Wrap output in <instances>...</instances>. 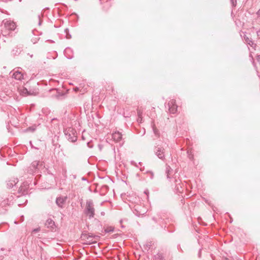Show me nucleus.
<instances>
[{
  "label": "nucleus",
  "instance_id": "obj_48",
  "mask_svg": "<svg viewBox=\"0 0 260 260\" xmlns=\"http://www.w3.org/2000/svg\"><path fill=\"white\" fill-rule=\"evenodd\" d=\"M20 191H22V186L21 187Z\"/></svg>",
  "mask_w": 260,
  "mask_h": 260
},
{
  "label": "nucleus",
  "instance_id": "obj_31",
  "mask_svg": "<svg viewBox=\"0 0 260 260\" xmlns=\"http://www.w3.org/2000/svg\"><path fill=\"white\" fill-rule=\"evenodd\" d=\"M98 147H99L100 150L102 151V149L103 148V145L102 144H99L98 145Z\"/></svg>",
  "mask_w": 260,
  "mask_h": 260
},
{
  "label": "nucleus",
  "instance_id": "obj_3",
  "mask_svg": "<svg viewBox=\"0 0 260 260\" xmlns=\"http://www.w3.org/2000/svg\"><path fill=\"white\" fill-rule=\"evenodd\" d=\"M43 167L44 162H40L39 161H34L30 165V167L27 170V172L30 174H33L37 172L38 167Z\"/></svg>",
  "mask_w": 260,
  "mask_h": 260
},
{
  "label": "nucleus",
  "instance_id": "obj_49",
  "mask_svg": "<svg viewBox=\"0 0 260 260\" xmlns=\"http://www.w3.org/2000/svg\"><path fill=\"white\" fill-rule=\"evenodd\" d=\"M67 30H68V29H66L65 31H66V32L67 31Z\"/></svg>",
  "mask_w": 260,
  "mask_h": 260
},
{
  "label": "nucleus",
  "instance_id": "obj_40",
  "mask_svg": "<svg viewBox=\"0 0 260 260\" xmlns=\"http://www.w3.org/2000/svg\"><path fill=\"white\" fill-rule=\"evenodd\" d=\"M27 193V191H25V190H24L23 191H22V193L23 194H25V193Z\"/></svg>",
  "mask_w": 260,
  "mask_h": 260
},
{
  "label": "nucleus",
  "instance_id": "obj_17",
  "mask_svg": "<svg viewBox=\"0 0 260 260\" xmlns=\"http://www.w3.org/2000/svg\"><path fill=\"white\" fill-rule=\"evenodd\" d=\"M68 52H72V50H71L70 48H66L64 50V53L65 55L67 56V57L68 59L72 58H73V55H68Z\"/></svg>",
  "mask_w": 260,
  "mask_h": 260
},
{
  "label": "nucleus",
  "instance_id": "obj_33",
  "mask_svg": "<svg viewBox=\"0 0 260 260\" xmlns=\"http://www.w3.org/2000/svg\"><path fill=\"white\" fill-rule=\"evenodd\" d=\"M256 15H257L258 17L260 18V9L256 12Z\"/></svg>",
  "mask_w": 260,
  "mask_h": 260
},
{
  "label": "nucleus",
  "instance_id": "obj_1",
  "mask_svg": "<svg viewBox=\"0 0 260 260\" xmlns=\"http://www.w3.org/2000/svg\"><path fill=\"white\" fill-rule=\"evenodd\" d=\"M84 212L89 219L93 218L94 217L95 209L92 200L89 199L86 201Z\"/></svg>",
  "mask_w": 260,
  "mask_h": 260
},
{
  "label": "nucleus",
  "instance_id": "obj_7",
  "mask_svg": "<svg viewBox=\"0 0 260 260\" xmlns=\"http://www.w3.org/2000/svg\"><path fill=\"white\" fill-rule=\"evenodd\" d=\"M3 23L6 29L13 30L16 28L15 23L10 20L5 19L3 20Z\"/></svg>",
  "mask_w": 260,
  "mask_h": 260
},
{
  "label": "nucleus",
  "instance_id": "obj_34",
  "mask_svg": "<svg viewBox=\"0 0 260 260\" xmlns=\"http://www.w3.org/2000/svg\"><path fill=\"white\" fill-rule=\"evenodd\" d=\"M39 231H40V229L37 228V229H34V230L32 231V232H35V233H36V232H39Z\"/></svg>",
  "mask_w": 260,
  "mask_h": 260
},
{
  "label": "nucleus",
  "instance_id": "obj_38",
  "mask_svg": "<svg viewBox=\"0 0 260 260\" xmlns=\"http://www.w3.org/2000/svg\"><path fill=\"white\" fill-rule=\"evenodd\" d=\"M142 120V119H141V118H139H139H138V122H141Z\"/></svg>",
  "mask_w": 260,
  "mask_h": 260
},
{
  "label": "nucleus",
  "instance_id": "obj_44",
  "mask_svg": "<svg viewBox=\"0 0 260 260\" xmlns=\"http://www.w3.org/2000/svg\"><path fill=\"white\" fill-rule=\"evenodd\" d=\"M198 255H199V256L200 257H201V251H199Z\"/></svg>",
  "mask_w": 260,
  "mask_h": 260
},
{
  "label": "nucleus",
  "instance_id": "obj_41",
  "mask_svg": "<svg viewBox=\"0 0 260 260\" xmlns=\"http://www.w3.org/2000/svg\"><path fill=\"white\" fill-rule=\"evenodd\" d=\"M153 129L154 133L156 134V129H155L154 127L153 128Z\"/></svg>",
  "mask_w": 260,
  "mask_h": 260
},
{
  "label": "nucleus",
  "instance_id": "obj_2",
  "mask_svg": "<svg viewBox=\"0 0 260 260\" xmlns=\"http://www.w3.org/2000/svg\"><path fill=\"white\" fill-rule=\"evenodd\" d=\"M64 134L67 139L72 142H75L77 141V137L76 132L75 129L72 128H70L66 129L64 132Z\"/></svg>",
  "mask_w": 260,
  "mask_h": 260
},
{
  "label": "nucleus",
  "instance_id": "obj_22",
  "mask_svg": "<svg viewBox=\"0 0 260 260\" xmlns=\"http://www.w3.org/2000/svg\"><path fill=\"white\" fill-rule=\"evenodd\" d=\"M244 39L245 41V42L247 44L248 42H251V39L249 38H248L247 36H246L245 35L243 36Z\"/></svg>",
  "mask_w": 260,
  "mask_h": 260
},
{
  "label": "nucleus",
  "instance_id": "obj_18",
  "mask_svg": "<svg viewBox=\"0 0 260 260\" xmlns=\"http://www.w3.org/2000/svg\"><path fill=\"white\" fill-rule=\"evenodd\" d=\"M114 228L112 226H109L106 228L104 231L106 233H111L114 231Z\"/></svg>",
  "mask_w": 260,
  "mask_h": 260
},
{
  "label": "nucleus",
  "instance_id": "obj_27",
  "mask_svg": "<svg viewBox=\"0 0 260 260\" xmlns=\"http://www.w3.org/2000/svg\"><path fill=\"white\" fill-rule=\"evenodd\" d=\"M157 216H158V217H153L152 218L153 220H154V221H157V220H158V219H162V218H161V217H159V215H158Z\"/></svg>",
  "mask_w": 260,
  "mask_h": 260
},
{
  "label": "nucleus",
  "instance_id": "obj_20",
  "mask_svg": "<svg viewBox=\"0 0 260 260\" xmlns=\"http://www.w3.org/2000/svg\"><path fill=\"white\" fill-rule=\"evenodd\" d=\"M146 173L148 174V176L150 178V179H153L154 174L152 172L148 171L146 172Z\"/></svg>",
  "mask_w": 260,
  "mask_h": 260
},
{
  "label": "nucleus",
  "instance_id": "obj_11",
  "mask_svg": "<svg viewBox=\"0 0 260 260\" xmlns=\"http://www.w3.org/2000/svg\"><path fill=\"white\" fill-rule=\"evenodd\" d=\"M18 182V179L16 178H13L10 179L7 182V186L9 188H12L15 186Z\"/></svg>",
  "mask_w": 260,
  "mask_h": 260
},
{
  "label": "nucleus",
  "instance_id": "obj_26",
  "mask_svg": "<svg viewBox=\"0 0 260 260\" xmlns=\"http://www.w3.org/2000/svg\"><path fill=\"white\" fill-rule=\"evenodd\" d=\"M92 238H93L95 240H98L100 239V236L92 234Z\"/></svg>",
  "mask_w": 260,
  "mask_h": 260
},
{
  "label": "nucleus",
  "instance_id": "obj_37",
  "mask_svg": "<svg viewBox=\"0 0 260 260\" xmlns=\"http://www.w3.org/2000/svg\"><path fill=\"white\" fill-rule=\"evenodd\" d=\"M87 145H88V147H89V148H92V146H91V145L89 144V143H87Z\"/></svg>",
  "mask_w": 260,
  "mask_h": 260
},
{
  "label": "nucleus",
  "instance_id": "obj_9",
  "mask_svg": "<svg viewBox=\"0 0 260 260\" xmlns=\"http://www.w3.org/2000/svg\"><path fill=\"white\" fill-rule=\"evenodd\" d=\"M67 198H63L62 197H59L56 198V203L57 206L60 208H62L63 206L66 201Z\"/></svg>",
  "mask_w": 260,
  "mask_h": 260
},
{
  "label": "nucleus",
  "instance_id": "obj_36",
  "mask_svg": "<svg viewBox=\"0 0 260 260\" xmlns=\"http://www.w3.org/2000/svg\"><path fill=\"white\" fill-rule=\"evenodd\" d=\"M71 38V36L69 35H67V39H70Z\"/></svg>",
  "mask_w": 260,
  "mask_h": 260
},
{
  "label": "nucleus",
  "instance_id": "obj_42",
  "mask_svg": "<svg viewBox=\"0 0 260 260\" xmlns=\"http://www.w3.org/2000/svg\"><path fill=\"white\" fill-rule=\"evenodd\" d=\"M78 89H79V88H78V87H76V88H74V90H75V91H78Z\"/></svg>",
  "mask_w": 260,
  "mask_h": 260
},
{
  "label": "nucleus",
  "instance_id": "obj_24",
  "mask_svg": "<svg viewBox=\"0 0 260 260\" xmlns=\"http://www.w3.org/2000/svg\"><path fill=\"white\" fill-rule=\"evenodd\" d=\"M93 238H91V239H89L88 240H87V242H88V244H93V243H96V241H93Z\"/></svg>",
  "mask_w": 260,
  "mask_h": 260
},
{
  "label": "nucleus",
  "instance_id": "obj_6",
  "mask_svg": "<svg viewBox=\"0 0 260 260\" xmlns=\"http://www.w3.org/2000/svg\"><path fill=\"white\" fill-rule=\"evenodd\" d=\"M12 73H13L12 76L15 79L19 81H21L23 79L24 75L21 72L19 71V69H14L12 72H10V74Z\"/></svg>",
  "mask_w": 260,
  "mask_h": 260
},
{
  "label": "nucleus",
  "instance_id": "obj_47",
  "mask_svg": "<svg viewBox=\"0 0 260 260\" xmlns=\"http://www.w3.org/2000/svg\"><path fill=\"white\" fill-rule=\"evenodd\" d=\"M148 192V190H147V191H145V193L146 194H147V192Z\"/></svg>",
  "mask_w": 260,
  "mask_h": 260
},
{
  "label": "nucleus",
  "instance_id": "obj_29",
  "mask_svg": "<svg viewBox=\"0 0 260 260\" xmlns=\"http://www.w3.org/2000/svg\"><path fill=\"white\" fill-rule=\"evenodd\" d=\"M231 2L233 7L236 6L237 3L236 0H231Z\"/></svg>",
  "mask_w": 260,
  "mask_h": 260
},
{
  "label": "nucleus",
  "instance_id": "obj_30",
  "mask_svg": "<svg viewBox=\"0 0 260 260\" xmlns=\"http://www.w3.org/2000/svg\"><path fill=\"white\" fill-rule=\"evenodd\" d=\"M38 19L39 20L38 24H39V25H41V17H40V15L38 16Z\"/></svg>",
  "mask_w": 260,
  "mask_h": 260
},
{
  "label": "nucleus",
  "instance_id": "obj_14",
  "mask_svg": "<svg viewBox=\"0 0 260 260\" xmlns=\"http://www.w3.org/2000/svg\"><path fill=\"white\" fill-rule=\"evenodd\" d=\"M163 255L161 253H158L154 256L153 260H163Z\"/></svg>",
  "mask_w": 260,
  "mask_h": 260
},
{
  "label": "nucleus",
  "instance_id": "obj_19",
  "mask_svg": "<svg viewBox=\"0 0 260 260\" xmlns=\"http://www.w3.org/2000/svg\"><path fill=\"white\" fill-rule=\"evenodd\" d=\"M131 164L133 166H134L137 167V168H139L140 166H142L141 162H139L138 164H137L134 160H132L131 161Z\"/></svg>",
  "mask_w": 260,
  "mask_h": 260
},
{
  "label": "nucleus",
  "instance_id": "obj_13",
  "mask_svg": "<svg viewBox=\"0 0 260 260\" xmlns=\"http://www.w3.org/2000/svg\"><path fill=\"white\" fill-rule=\"evenodd\" d=\"M92 234H86V233H82L81 235V238L83 240H88L89 239L92 238Z\"/></svg>",
  "mask_w": 260,
  "mask_h": 260
},
{
  "label": "nucleus",
  "instance_id": "obj_4",
  "mask_svg": "<svg viewBox=\"0 0 260 260\" xmlns=\"http://www.w3.org/2000/svg\"><path fill=\"white\" fill-rule=\"evenodd\" d=\"M154 152L155 155L160 159L164 160L165 158V149L160 146L155 147Z\"/></svg>",
  "mask_w": 260,
  "mask_h": 260
},
{
  "label": "nucleus",
  "instance_id": "obj_45",
  "mask_svg": "<svg viewBox=\"0 0 260 260\" xmlns=\"http://www.w3.org/2000/svg\"><path fill=\"white\" fill-rule=\"evenodd\" d=\"M4 200H6V202H5V203H8L7 200V198H6L5 199H4Z\"/></svg>",
  "mask_w": 260,
  "mask_h": 260
},
{
  "label": "nucleus",
  "instance_id": "obj_28",
  "mask_svg": "<svg viewBox=\"0 0 260 260\" xmlns=\"http://www.w3.org/2000/svg\"><path fill=\"white\" fill-rule=\"evenodd\" d=\"M187 153H188V157L189 158V159H190V160L192 159H193V155H192L191 154H190L189 151H187Z\"/></svg>",
  "mask_w": 260,
  "mask_h": 260
},
{
  "label": "nucleus",
  "instance_id": "obj_5",
  "mask_svg": "<svg viewBox=\"0 0 260 260\" xmlns=\"http://www.w3.org/2000/svg\"><path fill=\"white\" fill-rule=\"evenodd\" d=\"M169 107V111L171 114H175L177 111L178 106L176 104V101L175 100H171L168 104Z\"/></svg>",
  "mask_w": 260,
  "mask_h": 260
},
{
  "label": "nucleus",
  "instance_id": "obj_10",
  "mask_svg": "<svg viewBox=\"0 0 260 260\" xmlns=\"http://www.w3.org/2000/svg\"><path fill=\"white\" fill-rule=\"evenodd\" d=\"M112 139L115 142H119L122 139V134L119 132H115L112 135Z\"/></svg>",
  "mask_w": 260,
  "mask_h": 260
},
{
  "label": "nucleus",
  "instance_id": "obj_15",
  "mask_svg": "<svg viewBox=\"0 0 260 260\" xmlns=\"http://www.w3.org/2000/svg\"><path fill=\"white\" fill-rule=\"evenodd\" d=\"M21 51V50L20 48H17V47H15L13 50H12V53L13 55H17L18 54H19Z\"/></svg>",
  "mask_w": 260,
  "mask_h": 260
},
{
  "label": "nucleus",
  "instance_id": "obj_32",
  "mask_svg": "<svg viewBox=\"0 0 260 260\" xmlns=\"http://www.w3.org/2000/svg\"><path fill=\"white\" fill-rule=\"evenodd\" d=\"M35 130V128L32 127H29L27 129V131H31L32 132H34Z\"/></svg>",
  "mask_w": 260,
  "mask_h": 260
},
{
  "label": "nucleus",
  "instance_id": "obj_43",
  "mask_svg": "<svg viewBox=\"0 0 260 260\" xmlns=\"http://www.w3.org/2000/svg\"><path fill=\"white\" fill-rule=\"evenodd\" d=\"M140 171H143L144 170V168H140Z\"/></svg>",
  "mask_w": 260,
  "mask_h": 260
},
{
  "label": "nucleus",
  "instance_id": "obj_8",
  "mask_svg": "<svg viewBox=\"0 0 260 260\" xmlns=\"http://www.w3.org/2000/svg\"><path fill=\"white\" fill-rule=\"evenodd\" d=\"M6 198L8 202L9 203H5L6 200H3L1 202V206L3 207H6V205H10L13 203V201L14 200V197L13 195H9Z\"/></svg>",
  "mask_w": 260,
  "mask_h": 260
},
{
  "label": "nucleus",
  "instance_id": "obj_35",
  "mask_svg": "<svg viewBox=\"0 0 260 260\" xmlns=\"http://www.w3.org/2000/svg\"><path fill=\"white\" fill-rule=\"evenodd\" d=\"M257 35L260 38V29L257 31Z\"/></svg>",
  "mask_w": 260,
  "mask_h": 260
},
{
  "label": "nucleus",
  "instance_id": "obj_16",
  "mask_svg": "<svg viewBox=\"0 0 260 260\" xmlns=\"http://www.w3.org/2000/svg\"><path fill=\"white\" fill-rule=\"evenodd\" d=\"M172 171L173 170L171 169V168H170V166H167L166 172L167 173V178H168V179L170 178V175L172 173Z\"/></svg>",
  "mask_w": 260,
  "mask_h": 260
},
{
  "label": "nucleus",
  "instance_id": "obj_39",
  "mask_svg": "<svg viewBox=\"0 0 260 260\" xmlns=\"http://www.w3.org/2000/svg\"><path fill=\"white\" fill-rule=\"evenodd\" d=\"M257 58L258 60L260 62V55H257Z\"/></svg>",
  "mask_w": 260,
  "mask_h": 260
},
{
  "label": "nucleus",
  "instance_id": "obj_25",
  "mask_svg": "<svg viewBox=\"0 0 260 260\" xmlns=\"http://www.w3.org/2000/svg\"><path fill=\"white\" fill-rule=\"evenodd\" d=\"M138 115L139 119L141 118V119H142V112L140 110L138 111Z\"/></svg>",
  "mask_w": 260,
  "mask_h": 260
},
{
  "label": "nucleus",
  "instance_id": "obj_21",
  "mask_svg": "<svg viewBox=\"0 0 260 260\" xmlns=\"http://www.w3.org/2000/svg\"><path fill=\"white\" fill-rule=\"evenodd\" d=\"M151 247V243H147L144 245V248L146 250H148L149 249H150Z\"/></svg>",
  "mask_w": 260,
  "mask_h": 260
},
{
  "label": "nucleus",
  "instance_id": "obj_12",
  "mask_svg": "<svg viewBox=\"0 0 260 260\" xmlns=\"http://www.w3.org/2000/svg\"><path fill=\"white\" fill-rule=\"evenodd\" d=\"M45 225L47 228H50L51 230H53L55 228V223L52 219L49 218L46 220L45 222Z\"/></svg>",
  "mask_w": 260,
  "mask_h": 260
},
{
  "label": "nucleus",
  "instance_id": "obj_50",
  "mask_svg": "<svg viewBox=\"0 0 260 260\" xmlns=\"http://www.w3.org/2000/svg\"><path fill=\"white\" fill-rule=\"evenodd\" d=\"M20 1H21V0H19Z\"/></svg>",
  "mask_w": 260,
  "mask_h": 260
},
{
  "label": "nucleus",
  "instance_id": "obj_46",
  "mask_svg": "<svg viewBox=\"0 0 260 260\" xmlns=\"http://www.w3.org/2000/svg\"><path fill=\"white\" fill-rule=\"evenodd\" d=\"M101 214H102V215H104L105 213H104V212H101Z\"/></svg>",
  "mask_w": 260,
  "mask_h": 260
},
{
  "label": "nucleus",
  "instance_id": "obj_23",
  "mask_svg": "<svg viewBox=\"0 0 260 260\" xmlns=\"http://www.w3.org/2000/svg\"><path fill=\"white\" fill-rule=\"evenodd\" d=\"M249 46H250L253 48H255L256 46V44L254 43L253 41L251 40V42H248L247 43Z\"/></svg>",
  "mask_w": 260,
  "mask_h": 260
}]
</instances>
